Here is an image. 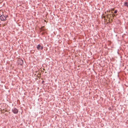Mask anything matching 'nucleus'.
<instances>
[{
  "mask_svg": "<svg viewBox=\"0 0 128 128\" xmlns=\"http://www.w3.org/2000/svg\"><path fill=\"white\" fill-rule=\"evenodd\" d=\"M0 18L2 20H6V17L4 15L1 16Z\"/></svg>",
  "mask_w": 128,
  "mask_h": 128,
  "instance_id": "nucleus-1",
  "label": "nucleus"
},
{
  "mask_svg": "<svg viewBox=\"0 0 128 128\" xmlns=\"http://www.w3.org/2000/svg\"><path fill=\"white\" fill-rule=\"evenodd\" d=\"M12 111V112L14 114H17L18 112V110L16 108H13Z\"/></svg>",
  "mask_w": 128,
  "mask_h": 128,
  "instance_id": "nucleus-2",
  "label": "nucleus"
},
{
  "mask_svg": "<svg viewBox=\"0 0 128 128\" xmlns=\"http://www.w3.org/2000/svg\"><path fill=\"white\" fill-rule=\"evenodd\" d=\"M37 48L38 50H42L43 49V47L42 46H41L40 44H38V45Z\"/></svg>",
  "mask_w": 128,
  "mask_h": 128,
  "instance_id": "nucleus-3",
  "label": "nucleus"
},
{
  "mask_svg": "<svg viewBox=\"0 0 128 128\" xmlns=\"http://www.w3.org/2000/svg\"><path fill=\"white\" fill-rule=\"evenodd\" d=\"M107 12L108 13V12ZM110 16H108V13L107 14V17L108 18L109 17H110L112 16L114 18V17L116 16V15L115 14H110L109 15Z\"/></svg>",
  "mask_w": 128,
  "mask_h": 128,
  "instance_id": "nucleus-4",
  "label": "nucleus"
},
{
  "mask_svg": "<svg viewBox=\"0 0 128 128\" xmlns=\"http://www.w3.org/2000/svg\"><path fill=\"white\" fill-rule=\"evenodd\" d=\"M124 5L125 6L128 7V2H125Z\"/></svg>",
  "mask_w": 128,
  "mask_h": 128,
  "instance_id": "nucleus-5",
  "label": "nucleus"
},
{
  "mask_svg": "<svg viewBox=\"0 0 128 128\" xmlns=\"http://www.w3.org/2000/svg\"><path fill=\"white\" fill-rule=\"evenodd\" d=\"M117 12H118L117 10H115V11L114 12V14H116Z\"/></svg>",
  "mask_w": 128,
  "mask_h": 128,
  "instance_id": "nucleus-6",
  "label": "nucleus"
},
{
  "mask_svg": "<svg viewBox=\"0 0 128 128\" xmlns=\"http://www.w3.org/2000/svg\"><path fill=\"white\" fill-rule=\"evenodd\" d=\"M114 9H112V10H111V11H112L111 12H112V13H113V12H113V11H114Z\"/></svg>",
  "mask_w": 128,
  "mask_h": 128,
  "instance_id": "nucleus-7",
  "label": "nucleus"
},
{
  "mask_svg": "<svg viewBox=\"0 0 128 128\" xmlns=\"http://www.w3.org/2000/svg\"><path fill=\"white\" fill-rule=\"evenodd\" d=\"M44 27H42V30H44Z\"/></svg>",
  "mask_w": 128,
  "mask_h": 128,
  "instance_id": "nucleus-8",
  "label": "nucleus"
},
{
  "mask_svg": "<svg viewBox=\"0 0 128 128\" xmlns=\"http://www.w3.org/2000/svg\"><path fill=\"white\" fill-rule=\"evenodd\" d=\"M21 60V62H21V63H22L23 62V61L22 60Z\"/></svg>",
  "mask_w": 128,
  "mask_h": 128,
  "instance_id": "nucleus-9",
  "label": "nucleus"
},
{
  "mask_svg": "<svg viewBox=\"0 0 128 128\" xmlns=\"http://www.w3.org/2000/svg\"><path fill=\"white\" fill-rule=\"evenodd\" d=\"M106 13V14H107L106 12V13Z\"/></svg>",
  "mask_w": 128,
  "mask_h": 128,
  "instance_id": "nucleus-10",
  "label": "nucleus"
}]
</instances>
